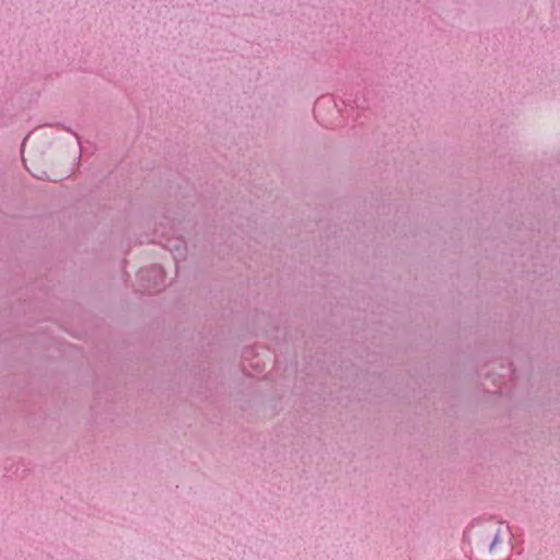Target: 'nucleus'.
<instances>
[{
    "instance_id": "f257e3e1",
    "label": "nucleus",
    "mask_w": 560,
    "mask_h": 560,
    "mask_svg": "<svg viewBox=\"0 0 560 560\" xmlns=\"http://www.w3.org/2000/svg\"><path fill=\"white\" fill-rule=\"evenodd\" d=\"M25 164L27 170L38 179H47L54 182L59 179L57 175L48 173V171L39 165L38 162L33 158L25 160Z\"/></svg>"
}]
</instances>
